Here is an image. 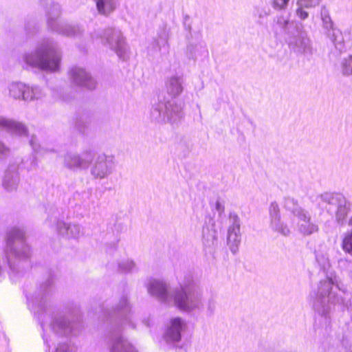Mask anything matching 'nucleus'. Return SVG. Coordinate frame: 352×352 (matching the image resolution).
I'll list each match as a JSON object with an SVG mask.
<instances>
[{
  "label": "nucleus",
  "mask_w": 352,
  "mask_h": 352,
  "mask_svg": "<svg viewBox=\"0 0 352 352\" xmlns=\"http://www.w3.org/2000/svg\"><path fill=\"white\" fill-rule=\"evenodd\" d=\"M47 222L54 228L60 236L66 239H78L82 233V227L79 224L59 219L56 212L48 216Z\"/></svg>",
  "instance_id": "8"
},
{
  "label": "nucleus",
  "mask_w": 352,
  "mask_h": 352,
  "mask_svg": "<svg viewBox=\"0 0 352 352\" xmlns=\"http://www.w3.org/2000/svg\"><path fill=\"white\" fill-rule=\"evenodd\" d=\"M202 243L206 254L213 255L219 246L218 232L214 221L210 218L202 230Z\"/></svg>",
  "instance_id": "13"
},
{
  "label": "nucleus",
  "mask_w": 352,
  "mask_h": 352,
  "mask_svg": "<svg viewBox=\"0 0 352 352\" xmlns=\"http://www.w3.org/2000/svg\"><path fill=\"white\" fill-rule=\"evenodd\" d=\"M298 220V223L305 221L311 217L310 212L302 207L294 215Z\"/></svg>",
  "instance_id": "33"
},
{
  "label": "nucleus",
  "mask_w": 352,
  "mask_h": 352,
  "mask_svg": "<svg viewBox=\"0 0 352 352\" xmlns=\"http://www.w3.org/2000/svg\"><path fill=\"white\" fill-rule=\"evenodd\" d=\"M56 352H76V349L69 344L63 343L57 346Z\"/></svg>",
  "instance_id": "37"
},
{
  "label": "nucleus",
  "mask_w": 352,
  "mask_h": 352,
  "mask_svg": "<svg viewBox=\"0 0 352 352\" xmlns=\"http://www.w3.org/2000/svg\"><path fill=\"white\" fill-rule=\"evenodd\" d=\"M23 164L24 167L28 170H34L37 166V162L34 156L30 157L29 160H23Z\"/></svg>",
  "instance_id": "36"
},
{
  "label": "nucleus",
  "mask_w": 352,
  "mask_h": 352,
  "mask_svg": "<svg viewBox=\"0 0 352 352\" xmlns=\"http://www.w3.org/2000/svg\"><path fill=\"white\" fill-rule=\"evenodd\" d=\"M314 202L319 208L325 209L329 213L334 212L338 224L344 223L350 211V204L342 195L324 192L316 196Z\"/></svg>",
  "instance_id": "5"
},
{
  "label": "nucleus",
  "mask_w": 352,
  "mask_h": 352,
  "mask_svg": "<svg viewBox=\"0 0 352 352\" xmlns=\"http://www.w3.org/2000/svg\"><path fill=\"white\" fill-rule=\"evenodd\" d=\"M69 77L72 82L77 86L89 89L96 87V82L91 75L83 68L74 66L69 70Z\"/></svg>",
  "instance_id": "18"
},
{
  "label": "nucleus",
  "mask_w": 352,
  "mask_h": 352,
  "mask_svg": "<svg viewBox=\"0 0 352 352\" xmlns=\"http://www.w3.org/2000/svg\"><path fill=\"white\" fill-rule=\"evenodd\" d=\"M341 72L344 76H352V55L344 58L341 63Z\"/></svg>",
  "instance_id": "31"
},
{
  "label": "nucleus",
  "mask_w": 352,
  "mask_h": 352,
  "mask_svg": "<svg viewBox=\"0 0 352 352\" xmlns=\"http://www.w3.org/2000/svg\"><path fill=\"white\" fill-rule=\"evenodd\" d=\"M115 168L114 157L104 154L99 155L91 164L90 174L95 179L108 178Z\"/></svg>",
  "instance_id": "12"
},
{
  "label": "nucleus",
  "mask_w": 352,
  "mask_h": 352,
  "mask_svg": "<svg viewBox=\"0 0 352 352\" xmlns=\"http://www.w3.org/2000/svg\"><path fill=\"white\" fill-rule=\"evenodd\" d=\"M215 208L219 214L223 213L225 210L224 206L219 201L216 202Z\"/></svg>",
  "instance_id": "43"
},
{
  "label": "nucleus",
  "mask_w": 352,
  "mask_h": 352,
  "mask_svg": "<svg viewBox=\"0 0 352 352\" xmlns=\"http://www.w3.org/2000/svg\"><path fill=\"white\" fill-rule=\"evenodd\" d=\"M342 249L352 256V230L346 232L342 240Z\"/></svg>",
  "instance_id": "28"
},
{
  "label": "nucleus",
  "mask_w": 352,
  "mask_h": 352,
  "mask_svg": "<svg viewBox=\"0 0 352 352\" xmlns=\"http://www.w3.org/2000/svg\"><path fill=\"white\" fill-rule=\"evenodd\" d=\"M183 117V105L175 99L166 102H159L153 104L151 109V118L157 122L176 124Z\"/></svg>",
  "instance_id": "6"
},
{
  "label": "nucleus",
  "mask_w": 352,
  "mask_h": 352,
  "mask_svg": "<svg viewBox=\"0 0 352 352\" xmlns=\"http://www.w3.org/2000/svg\"><path fill=\"white\" fill-rule=\"evenodd\" d=\"M289 0H273V7L277 10L285 9Z\"/></svg>",
  "instance_id": "39"
},
{
  "label": "nucleus",
  "mask_w": 352,
  "mask_h": 352,
  "mask_svg": "<svg viewBox=\"0 0 352 352\" xmlns=\"http://www.w3.org/2000/svg\"><path fill=\"white\" fill-rule=\"evenodd\" d=\"M6 259L12 273H20V264L30 256V248L26 243L24 232L17 228L11 229L7 234L4 250Z\"/></svg>",
  "instance_id": "3"
},
{
  "label": "nucleus",
  "mask_w": 352,
  "mask_h": 352,
  "mask_svg": "<svg viewBox=\"0 0 352 352\" xmlns=\"http://www.w3.org/2000/svg\"><path fill=\"white\" fill-rule=\"evenodd\" d=\"M96 3L98 12L103 15H109L116 8V0H96Z\"/></svg>",
  "instance_id": "24"
},
{
  "label": "nucleus",
  "mask_w": 352,
  "mask_h": 352,
  "mask_svg": "<svg viewBox=\"0 0 352 352\" xmlns=\"http://www.w3.org/2000/svg\"><path fill=\"white\" fill-rule=\"evenodd\" d=\"M307 0H302V5L305 6V7H308V4L305 3Z\"/></svg>",
  "instance_id": "48"
},
{
  "label": "nucleus",
  "mask_w": 352,
  "mask_h": 352,
  "mask_svg": "<svg viewBox=\"0 0 352 352\" xmlns=\"http://www.w3.org/2000/svg\"><path fill=\"white\" fill-rule=\"evenodd\" d=\"M142 322L147 327H149L151 325V320L150 317H148L146 319L144 318L142 320Z\"/></svg>",
  "instance_id": "45"
},
{
  "label": "nucleus",
  "mask_w": 352,
  "mask_h": 352,
  "mask_svg": "<svg viewBox=\"0 0 352 352\" xmlns=\"http://www.w3.org/2000/svg\"><path fill=\"white\" fill-rule=\"evenodd\" d=\"M348 225L351 227H352V216L349 218L348 221Z\"/></svg>",
  "instance_id": "47"
},
{
  "label": "nucleus",
  "mask_w": 352,
  "mask_h": 352,
  "mask_svg": "<svg viewBox=\"0 0 352 352\" xmlns=\"http://www.w3.org/2000/svg\"><path fill=\"white\" fill-rule=\"evenodd\" d=\"M269 215L270 221L281 217L279 206L276 201H273L270 204L269 206Z\"/></svg>",
  "instance_id": "32"
},
{
  "label": "nucleus",
  "mask_w": 352,
  "mask_h": 352,
  "mask_svg": "<svg viewBox=\"0 0 352 352\" xmlns=\"http://www.w3.org/2000/svg\"><path fill=\"white\" fill-rule=\"evenodd\" d=\"M117 38H118V40H117V43L118 44H120L122 43H124V37L121 35V34L119 32L117 34Z\"/></svg>",
  "instance_id": "44"
},
{
  "label": "nucleus",
  "mask_w": 352,
  "mask_h": 352,
  "mask_svg": "<svg viewBox=\"0 0 352 352\" xmlns=\"http://www.w3.org/2000/svg\"><path fill=\"white\" fill-rule=\"evenodd\" d=\"M19 177L16 166H11L6 171L3 179V186L7 191H13L16 189Z\"/></svg>",
  "instance_id": "21"
},
{
  "label": "nucleus",
  "mask_w": 352,
  "mask_h": 352,
  "mask_svg": "<svg viewBox=\"0 0 352 352\" xmlns=\"http://www.w3.org/2000/svg\"><path fill=\"white\" fill-rule=\"evenodd\" d=\"M94 157V153L91 149L85 150L81 154L67 152L63 157V164L65 168L74 171L86 170Z\"/></svg>",
  "instance_id": "9"
},
{
  "label": "nucleus",
  "mask_w": 352,
  "mask_h": 352,
  "mask_svg": "<svg viewBox=\"0 0 352 352\" xmlns=\"http://www.w3.org/2000/svg\"><path fill=\"white\" fill-rule=\"evenodd\" d=\"M216 309V302L213 299H210L207 304V311L210 315L214 314Z\"/></svg>",
  "instance_id": "41"
},
{
  "label": "nucleus",
  "mask_w": 352,
  "mask_h": 352,
  "mask_svg": "<svg viewBox=\"0 0 352 352\" xmlns=\"http://www.w3.org/2000/svg\"><path fill=\"white\" fill-rule=\"evenodd\" d=\"M0 130H4L8 133L17 135H26L28 130L21 122L0 116ZM9 148L0 142V154H6Z\"/></svg>",
  "instance_id": "15"
},
{
  "label": "nucleus",
  "mask_w": 352,
  "mask_h": 352,
  "mask_svg": "<svg viewBox=\"0 0 352 352\" xmlns=\"http://www.w3.org/2000/svg\"><path fill=\"white\" fill-rule=\"evenodd\" d=\"M25 101H32L34 100H40L45 96V91L38 86L27 87Z\"/></svg>",
  "instance_id": "27"
},
{
  "label": "nucleus",
  "mask_w": 352,
  "mask_h": 352,
  "mask_svg": "<svg viewBox=\"0 0 352 352\" xmlns=\"http://www.w3.org/2000/svg\"><path fill=\"white\" fill-rule=\"evenodd\" d=\"M351 294L342 289L336 278L327 277L321 280L317 290L311 292L310 298L316 312L314 329L319 334L328 332L331 323L329 303L342 304L348 306Z\"/></svg>",
  "instance_id": "1"
},
{
  "label": "nucleus",
  "mask_w": 352,
  "mask_h": 352,
  "mask_svg": "<svg viewBox=\"0 0 352 352\" xmlns=\"http://www.w3.org/2000/svg\"><path fill=\"white\" fill-rule=\"evenodd\" d=\"M187 327L188 324L183 318L179 317L172 318L164 336L165 341L170 344L179 342L182 333L185 331Z\"/></svg>",
  "instance_id": "17"
},
{
  "label": "nucleus",
  "mask_w": 352,
  "mask_h": 352,
  "mask_svg": "<svg viewBox=\"0 0 352 352\" xmlns=\"http://www.w3.org/2000/svg\"><path fill=\"white\" fill-rule=\"evenodd\" d=\"M298 231L304 236H309L318 231V225L311 220V217L305 221L297 223Z\"/></svg>",
  "instance_id": "22"
},
{
  "label": "nucleus",
  "mask_w": 352,
  "mask_h": 352,
  "mask_svg": "<svg viewBox=\"0 0 352 352\" xmlns=\"http://www.w3.org/2000/svg\"><path fill=\"white\" fill-rule=\"evenodd\" d=\"M30 144L32 148V149L36 152V153H38V152H43V153H47V152H52L54 151L53 150H43V148H42L41 151H40V148H41V146L40 144L37 142V139L36 138V137L34 136H32L30 140Z\"/></svg>",
  "instance_id": "35"
},
{
  "label": "nucleus",
  "mask_w": 352,
  "mask_h": 352,
  "mask_svg": "<svg viewBox=\"0 0 352 352\" xmlns=\"http://www.w3.org/2000/svg\"><path fill=\"white\" fill-rule=\"evenodd\" d=\"M296 14L301 19H305L308 17V12L304 10L302 8H298L296 10Z\"/></svg>",
  "instance_id": "42"
},
{
  "label": "nucleus",
  "mask_w": 352,
  "mask_h": 352,
  "mask_svg": "<svg viewBox=\"0 0 352 352\" xmlns=\"http://www.w3.org/2000/svg\"><path fill=\"white\" fill-rule=\"evenodd\" d=\"M296 47L294 49L295 51L298 52H300L307 55V54H310L311 52V45H294Z\"/></svg>",
  "instance_id": "40"
},
{
  "label": "nucleus",
  "mask_w": 352,
  "mask_h": 352,
  "mask_svg": "<svg viewBox=\"0 0 352 352\" xmlns=\"http://www.w3.org/2000/svg\"><path fill=\"white\" fill-rule=\"evenodd\" d=\"M283 208L293 216L302 208L298 200L293 197H285L282 203Z\"/></svg>",
  "instance_id": "26"
},
{
  "label": "nucleus",
  "mask_w": 352,
  "mask_h": 352,
  "mask_svg": "<svg viewBox=\"0 0 352 352\" xmlns=\"http://www.w3.org/2000/svg\"><path fill=\"white\" fill-rule=\"evenodd\" d=\"M241 219L235 212L229 214V226L227 232V244L230 251L236 254L241 243Z\"/></svg>",
  "instance_id": "14"
},
{
  "label": "nucleus",
  "mask_w": 352,
  "mask_h": 352,
  "mask_svg": "<svg viewBox=\"0 0 352 352\" xmlns=\"http://www.w3.org/2000/svg\"><path fill=\"white\" fill-rule=\"evenodd\" d=\"M346 260L341 259V260L339 261V263L340 264L341 263L346 262Z\"/></svg>",
  "instance_id": "50"
},
{
  "label": "nucleus",
  "mask_w": 352,
  "mask_h": 352,
  "mask_svg": "<svg viewBox=\"0 0 352 352\" xmlns=\"http://www.w3.org/2000/svg\"><path fill=\"white\" fill-rule=\"evenodd\" d=\"M118 269L121 272H132L135 269V264L132 260L123 259L118 263Z\"/></svg>",
  "instance_id": "30"
},
{
  "label": "nucleus",
  "mask_w": 352,
  "mask_h": 352,
  "mask_svg": "<svg viewBox=\"0 0 352 352\" xmlns=\"http://www.w3.org/2000/svg\"><path fill=\"white\" fill-rule=\"evenodd\" d=\"M184 83V80L182 76L174 75L168 78L166 81L167 94L175 99L183 92Z\"/></svg>",
  "instance_id": "20"
},
{
  "label": "nucleus",
  "mask_w": 352,
  "mask_h": 352,
  "mask_svg": "<svg viewBox=\"0 0 352 352\" xmlns=\"http://www.w3.org/2000/svg\"><path fill=\"white\" fill-rule=\"evenodd\" d=\"M173 306L188 313L199 312L203 309L202 293L196 285L191 274H186L179 282V286L175 287Z\"/></svg>",
  "instance_id": "2"
},
{
  "label": "nucleus",
  "mask_w": 352,
  "mask_h": 352,
  "mask_svg": "<svg viewBox=\"0 0 352 352\" xmlns=\"http://www.w3.org/2000/svg\"><path fill=\"white\" fill-rule=\"evenodd\" d=\"M351 277L352 278V272H351Z\"/></svg>",
  "instance_id": "51"
},
{
  "label": "nucleus",
  "mask_w": 352,
  "mask_h": 352,
  "mask_svg": "<svg viewBox=\"0 0 352 352\" xmlns=\"http://www.w3.org/2000/svg\"><path fill=\"white\" fill-rule=\"evenodd\" d=\"M270 227L274 232L285 236H289L291 233L289 228L281 220V217L271 220Z\"/></svg>",
  "instance_id": "25"
},
{
  "label": "nucleus",
  "mask_w": 352,
  "mask_h": 352,
  "mask_svg": "<svg viewBox=\"0 0 352 352\" xmlns=\"http://www.w3.org/2000/svg\"><path fill=\"white\" fill-rule=\"evenodd\" d=\"M52 292L53 287L50 280L43 283L34 296L27 298L30 309L35 314L45 311L49 305Z\"/></svg>",
  "instance_id": "10"
},
{
  "label": "nucleus",
  "mask_w": 352,
  "mask_h": 352,
  "mask_svg": "<svg viewBox=\"0 0 352 352\" xmlns=\"http://www.w3.org/2000/svg\"><path fill=\"white\" fill-rule=\"evenodd\" d=\"M41 327H42L43 329L45 331V324H44V323L43 322H41Z\"/></svg>",
  "instance_id": "49"
},
{
  "label": "nucleus",
  "mask_w": 352,
  "mask_h": 352,
  "mask_svg": "<svg viewBox=\"0 0 352 352\" xmlns=\"http://www.w3.org/2000/svg\"><path fill=\"white\" fill-rule=\"evenodd\" d=\"M80 196L83 205L87 206L89 202H93L92 193L90 190L82 192Z\"/></svg>",
  "instance_id": "38"
},
{
  "label": "nucleus",
  "mask_w": 352,
  "mask_h": 352,
  "mask_svg": "<svg viewBox=\"0 0 352 352\" xmlns=\"http://www.w3.org/2000/svg\"><path fill=\"white\" fill-rule=\"evenodd\" d=\"M28 85L21 82L12 83L9 88L10 95L14 99L26 100Z\"/></svg>",
  "instance_id": "23"
},
{
  "label": "nucleus",
  "mask_w": 352,
  "mask_h": 352,
  "mask_svg": "<svg viewBox=\"0 0 352 352\" xmlns=\"http://www.w3.org/2000/svg\"><path fill=\"white\" fill-rule=\"evenodd\" d=\"M316 259L319 265L322 267L324 271L328 270L330 267V262L329 258L324 255H317Z\"/></svg>",
  "instance_id": "34"
},
{
  "label": "nucleus",
  "mask_w": 352,
  "mask_h": 352,
  "mask_svg": "<svg viewBox=\"0 0 352 352\" xmlns=\"http://www.w3.org/2000/svg\"><path fill=\"white\" fill-rule=\"evenodd\" d=\"M63 54L54 45H37L25 56L27 64L50 73L60 71Z\"/></svg>",
  "instance_id": "4"
},
{
  "label": "nucleus",
  "mask_w": 352,
  "mask_h": 352,
  "mask_svg": "<svg viewBox=\"0 0 352 352\" xmlns=\"http://www.w3.org/2000/svg\"><path fill=\"white\" fill-rule=\"evenodd\" d=\"M76 324L68 320L63 316L54 317L49 325V329L59 336H69L74 335L76 331Z\"/></svg>",
  "instance_id": "16"
},
{
  "label": "nucleus",
  "mask_w": 352,
  "mask_h": 352,
  "mask_svg": "<svg viewBox=\"0 0 352 352\" xmlns=\"http://www.w3.org/2000/svg\"><path fill=\"white\" fill-rule=\"evenodd\" d=\"M43 337L45 343L47 344V345H49L48 338L46 337V336L45 334H43Z\"/></svg>",
  "instance_id": "46"
},
{
  "label": "nucleus",
  "mask_w": 352,
  "mask_h": 352,
  "mask_svg": "<svg viewBox=\"0 0 352 352\" xmlns=\"http://www.w3.org/2000/svg\"><path fill=\"white\" fill-rule=\"evenodd\" d=\"M110 352H138L127 339L115 332L111 337Z\"/></svg>",
  "instance_id": "19"
},
{
  "label": "nucleus",
  "mask_w": 352,
  "mask_h": 352,
  "mask_svg": "<svg viewBox=\"0 0 352 352\" xmlns=\"http://www.w3.org/2000/svg\"><path fill=\"white\" fill-rule=\"evenodd\" d=\"M113 311L120 321V327H118V331L120 329H124L125 326H129L132 329L135 327V324L132 320V306L127 294H123L119 298L118 302L113 306Z\"/></svg>",
  "instance_id": "11"
},
{
  "label": "nucleus",
  "mask_w": 352,
  "mask_h": 352,
  "mask_svg": "<svg viewBox=\"0 0 352 352\" xmlns=\"http://www.w3.org/2000/svg\"><path fill=\"white\" fill-rule=\"evenodd\" d=\"M111 50L116 52L118 57L122 60H126L129 57V51L126 45H111Z\"/></svg>",
  "instance_id": "29"
},
{
  "label": "nucleus",
  "mask_w": 352,
  "mask_h": 352,
  "mask_svg": "<svg viewBox=\"0 0 352 352\" xmlns=\"http://www.w3.org/2000/svg\"><path fill=\"white\" fill-rule=\"evenodd\" d=\"M146 288L148 293L159 302L173 306L175 287L171 289L168 283L161 279H152L147 283Z\"/></svg>",
  "instance_id": "7"
}]
</instances>
